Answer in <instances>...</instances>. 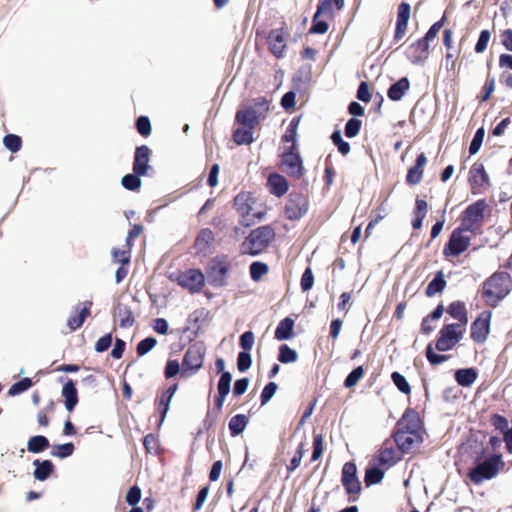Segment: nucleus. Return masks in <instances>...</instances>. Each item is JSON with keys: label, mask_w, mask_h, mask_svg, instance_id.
Here are the masks:
<instances>
[{"label": "nucleus", "mask_w": 512, "mask_h": 512, "mask_svg": "<svg viewBox=\"0 0 512 512\" xmlns=\"http://www.w3.org/2000/svg\"><path fill=\"white\" fill-rule=\"evenodd\" d=\"M395 441L403 452H409L422 442L421 423L418 414L407 410L398 422Z\"/></svg>", "instance_id": "1"}, {"label": "nucleus", "mask_w": 512, "mask_h": 512, "mask_svg": "<svg viewBox=\"0 0 512 512\" xmlns=\"http://www.w3.org/2000/svg\"><path fill=\"white\" fill-rule=\"evenodd\" d=\"M233 207L239 218V226L235 227L237 238L244 237V228H251L256 222V198L253 192L242 191L233 200Z\"/></svg>", "instance_id": "2"}, {"label": "nucleus", "mask_w": 512, "mask_h": 512, "mask_svg": "<svg viewBox=\"0 0 512 512\" xmlns=\"http://www.w3.org/2000/svg\"><path fill=\"white\" fill-rule=\"evenodd\" d=\"M235 128L232 139L237 145L253 142L254 128L256 127V108L253 106L241 107L235 115Z\"/></svg>", "instance_id": "3"}, {"label": "nucleus", "mask_w": 512, "mask_h": 512, "mask_svg": "<svg viewBox=\"0 0 512 512\" xmlns=\"http://www.w3.org/2000/svg\"><path fill=\"white\" fill-rule=\"evenodd\" d=\"M511 279L507 273H497L491 276L484 285L483 295L486 302L496 305L510 291Z\"/></svg>", "instance_id": "4"}, {"label": "nucleus", "mask_w": 512, "mask_h": 512, "mask_svg": "<svg viewBox=\"0 0 512 512\" xmlns=\"http://www.w3.org/2000/svg\"><path fill=\"white\" fill-rule=\"evenodd\" d=\"M205 347L200 343H194L186 350L182 360V377L194 375L203 365L205 357Z\"/></svg>", "instance_id": "5"}, {"label": "nucleus", "mask_w": 512, "mask_h": 512, "mask_svg": "<svg viewBox=\"0 0 512 512\" xmlns=\"http://www.w3.org/2000/svg\"><path fill=\"white\" fill-rule=\"evenodd\" d=\"M487 208L488 205L483 199L469 205L461 216V227L465 231L476 232L483 223L484 212Z\"/></svg>", "instance_id": "6"}, {"label": "nucleus", "mask_w": 512, "mask_h": 512, "mask_svg": "<svg viewBox=\"0 0 512 512\" xmlns=\"http://www.w3.org/2000/svg\"><path fill=\"white\" fill-rule=\"evenodd\" d=\"M503 465L501 456L494 455L478 464L469 472L470 480L475 484H480L484 480L495 477Z\"/></svg>", "instance_id": "7"}, {"label": "nucleus", "mask_w": 512, "mask_h": 512, "mask_svg": "<svg viewBox=\"0 0 512 512\" xmlns=\"http://www.w3.org/2000/svg\"><path fill=\"white\" fill-rule=\"evenodd\" d=\"M229 269L230 264L226 257L212 258L206 268L209 283L217 287L225 285Z\"/></svg>", "instance_id": "8"}, {"label": "nucleus", "mask_w": 512, "mask_h": 512, "mask_svg": "<svg viewBox=\"0 0 512 512\" xmlns=\"http://www.w3.org/2000/svg\"><path fill=\"white\" fill-rule=\"evenodd\" d=\"M465 327L457 324L444 326L440 331V337L437 340L436 348L439 351L451 350L463 337Z\"/></svg>", "instance_id": "9"}, {"label": "nucleus", "mask_w": 512, "mask_h": 512, "mask_svg": "<svg viewBox=\"0 0 512 512\" xmlns=\"http://www.w3.org/2000/svg\"><path fill=\"white\" fill-rule=\"evenodd\" d=\"M178 284L191 293L199 292L205 285V277L199 269H188L177 277Z\"/></svg>", "instance_id": "10"}, {"label": "nucleus", "mask_w": 512, "mask_h": 512, "mask_svg": "<svg viewBox=\"0 0 512 512\" xmlns=\"http://www.w3.org/2000/svg\"><path fill=\"white\" fill-rule=\"evenodd\" d=\"M462 227L455 229L444 248L445 256H458L463 253L470 245V237L464 235Z\"/></svg>", "instance_id": "11"}, {"label": "nucleus", "mask_w": 512, "mask_h": 512, "mask_svg": "<svg viewBox=\"0 0 512 512\" xmlns=\"http://www.w3.org/2000/svg\"><path fill=\"white\" fill-rule=\"evenodd\" d=\"M282 168L288 175L300 178L304 168L301 157L295 152V149L284 150L282 154Z\"/></svg>", "instance_id": "12"}, {"label": "nucleus", "mask_w": 512, "mask_h": 512, "mask_svg": "<svg viewBox=\"0 0 512 512\" xmlns=\"http://www.w3.org/2000/svg\"><path fill=\"white\" fill-rule=\"evenodd\" d=\"M152 151L147 145L136 147L133 161V172L145 176L151 166L149 164Z\"/></svg>", "instance_id": "13"}, {"label": "nucleus", "mask_w": 512, "mask_h": 512, "mask_svg": "<svg viewBox=\"0 0 512 512\" xmlns=\"http://www.w3.org/2000/svg\"><path fill=\"white\" fill-rule=\"evenodd\" d=\"M469 182L471 184L473 194L480 193L484 187L489 185V177L482 164L475 163L470 168Z\"/></svg>", "instance_id": "14"}, {"label": "nucleus", "mask_w": 512, "mask_h": 512, "mask_svg": "<svg viewBox=\"0 0 512 512\" xmlns=\"http://www.w3.org/2000/svg\"><path fill=\"white\" fill-rule=\"evenodd\" d=\"M490 312H483L479 317L472 323L471 326V337L476 342H483L486 340L489 334L490 325Z\"/></svg>", "instance_id": "15"}, {"label": "nucleus", "mask_w": 512, "mask_h": 512, "mask_svg": "<svg viewBox=\"0 0 512 512\" xmlns=\"http://www.w3.org/2000/svg\"><path fill=\"white\" fill-rule=\"evenodd\" d=\"M214 241L215 237L211 229H201L194 241V248L196 250V254L203 256H207L208 254H210L212 252Z\"/></svg>", "instance_id": "16"}, {"label": "nucleus", "mask_w": 512, "mask_h": 512, "mask_svg": "<svg viewBox=\"0 0 512 512\" xmlns=\"http://www.w3.org/2000/svg\"><path fill=\"white\" fill-rule=\"evenodd\" d=\"M92 305V301H85L74 308L75 314L71 315L67 320V326L71 332L76 331L83 325L86 318L91 314Z\"/></svg>", "instance_id": "17"}, {"label": "nucleus", "mask_w": 512, "mask_h": 512, "mask_svg": "<svg viewBox=\"0 0 512 512\" xmlns=\"http://www.w3.org/2000/svg\"><path fill=\"white\" fill-rule=\"evenodd\" d=\"M307 211V201L301 195H290L285 208V214L288 219L298 220Z\"/></svg>", "instance_id": "18"}, {"label": "nucleus", "mask_w": 512, "mask_h": 512, "mask_svg": "<svg viewBox=\"0 0 512 512\" xmlns=\"http://www.w3.org/2000/svg\"><path fill=\"white\" fill-rule=\"evenodd\" d=\"M342 483L350 494L358 493L361 489L360 482L356 477V466L354 463L347 462L342 469Z\"/></svg>", "instance_id": "19"}, {"label": "nucleus", "mask_w": 512, "mask_h": 512, "mask_svg": "<svg viewBox=\"0 0 512 512\" xmlns=\"http://www.w3.org/2000/svg\"><path fill=\"white\" fill-rule=\"evenodd\" d=\"M320 15H332L330 0H324L318 5L317 11L313 18V25L310 28L311 33L324 34L327 32L328 24L325 21L318 20Z\"/></svg>", "instance_id": "20"}, {"label": "nucleus", "mask_w": 512, "mask_h": 512, "mask_svg": "<svg viewBox=\"0 0 512 512\" xmlns=\"http://www.w3.org/2000/svg\"><path fill=\"white\" fill-rule=\"evenodd\" d=\"M429 43L425 39H420L412 44L407 52L408 58L413 64H423L428 58Z\"/></svg>", "instance_id": "21"}, {"label": "nucleus", "mask_w": 512, "mask_h": 512, "mask_svg": "<svg viewBox=\"0 0 512 512\" xmlns=\"http://www.w3.org/2000/svg\"><path fill=\"white\" fill-rule=\"evenodd\" d=\"M267 188L271 194L281 197L288 191L289 185L285 177L273 173L267 179Z\"/></svg>", "instance_id": "22"}, {"label": "nucleus", "mask_w": 512, "mask_h": 512, "mask_svg": "<svg viewBox=\"0 0 512 512\" xmlns=\"http://www.w3.org/2000/svg\"><path fill=\"white\" fill-rule=\"evenodd\" d=\"M114 316L119 319V325L122 328H129L135 323L133 311L126 304L117 303L114 308Z\"/></svg>", "instance_id": "23"}, {"label": "nucleus", "mask_w": 512, "mask_h": 512, "mask_svg": "<svg viewBox=\"0 0 512 512\" xmlns=\"http://www.w3.org/2000/svg\"><path fill=\"white\" fill-rule=\"evenodd\" d=\"M61 394L64 397L66 409L72 412L78 403V391L71 379L63 385Z\"/></svg>", "instance_id": "24"}, {"label": "nucleus", "mask_w": 512, "mask_h": 512, "mask_svg": "<svg viewBox=\"0 0 512 512\" xmlns=\"http://www.w3.org/2000/svg\"><path fill=\"white\" fill-rule=\"evenodd\" d=\"M427 163L425 154L421 153L416 159V164L408 170L406 181L410 185H416L422 180L423 167Z\"/></svg>", "instance_id": "25"}, {"label": "nucleus", "mask_w": 512, "mask_h": 512, "mask_svg": "<svg viewBox=\"0 0 512 512\" xmlns=\"http://www.w3.org/2000/svg\"><path fill=\"white\" fill-rule=\"evenodd\" d=\"M300 123V117L293 118L289 123L286 132L282 136V142L285 144L290 143L289 146L285 147V150L296 149L297 143V130Z\"/></svg>", "instance_id": "26"}, {"label": "nucleus", "mask_w": 512, "mask_h": 512, "mask_svg": "<svg viewBox=\"0 0 512 512\" xmlns=\"http://www.w3.org/2000/svg\"><path fill=\"white\" fill-rule=\"evenodd\" d=\"M34 477L39 481H45L54 471V465L50 460H34Z\"/></svg>", "instance_id": "27"}, {"label": "nucleus", "mask_w": 512, "mask_h": 512, "mask_svg": "<svg viewBox=\"0 0 512 512\" xmlns=\"http://www.w3.org/2000/svg\"><path fill=\"white\" fill-rule=\"evenodd\" d=\"M269 45H270L271 52L275 56H277V57L282 56V54L285 50V47H286L285 38H284L283 33L278 30L272 31L269 35Z\"/></svg>", "instance_id": "28"}, {"label": "nucleus", "mask_w": 512, "mask_h": 512, "mask_svg": "<svg viewBox=\"0 0 512 512\" xmlns=\"http://www.w3.org/2000/svg\"><path fill=\"white\" fill-rule=\"evenodd\" d=\"M448 313L456 320L459 321L457 325L465 327L468 323L466 306L463 302L456 301L451 303L447 309Z\"/></svg>", "instance_id": "29"}, {"label": "nucleus", "mask_w": 512, "mask_h": 512, "mask_svg": "<svg viewBox=\"0 0 512 512\" xmlns=\"http://www.w3.org/2000/svg\"><path fill=\"white\" fill-rule=\"evenodd\" d=\"M409 87V80L405 77L401 78L389 88L388 97L393 101H398L404 96Z\"/></svg>", "instance_id": "30"}, {"label": "nucleus", "mask_w": 512, "mask_h": 512, "mask_svg": "<svg viewBox=\"0 0 512 512\" xmlns=\"http://www.w3.org/2000/svg\"><path fill=\"white\" fill-rule=\"evenodd\" d=\"M294 328V320L286 317L277 326L275 331V337L278 340H287L292 338Z\"/></svg>", "instance_id": "31"}, {"label": "nucleus", "mask_w": 512, "mask_h": 512, "mask_svg": "<svg viewBox=\"0 0 512 512\" xmlns=\"http://www.w3.org/2000/svg\"><path fill=\"white\" fill-rule=\"evenodd\" d=\"M50 447L49 440L43 435L30 437L27 443V449L31 453H41Z\"/></svg>", "instance_id": "32"}, {"label": "nucleus", "mask_w": 512, "mask_h": 512, "mask_svg": "<svg viewBox=\"0 0 512 512\" xmlns=\"http://www.w3.org/2000/svg\"><path fill=\"white\" fill-rule=\"evenodd\" d=\"M446 287V281L442 271H438L434 279L428 284L426 288L427 296L431 297L436 293L441 292Z\"/></svg>", "instance_id": "33"}, {"label": "nucleus", "mask_w": 512, "mask_h": 512, "mask_svg": "<svg viewBox=\"0 0 512 512\" xmlns=\"http://www.w3.org/2000/svg\"><path fill=\"white\" fill-rule=\"evenodd\" d=\"M248 423V418L243 414L233 416L229 421V430L232 436H237L243 432Z\"/></svg>", "instance_id": "34"}, {"label": "nucleus", "mask_w": 512, "mask_h": 512, "mask_svg": "<svg viewBox=\"0 0 512 512\" xmlns=\"http://www.w3.org/2000/svg\"><path fill=\"white\" fill-rule=\"evenodd\" d=\"M456 381L461 386H470L477 378V374L474 369H460L455 373Z\"/></svg>", "instance_id": "35"}, {"label": "nucleus", "mask_w": 512, "mask_h": 512, "mask_svg": "<svg viewBox=\"0 0 512 512\" xmlns=\"http://www.w3.org/2000/svg\"><path fill=\"white\" fill-rule=\"evenodd\" d=\"M142 174H137L135 172L131 174H127L122 177L121 184L122 186L129 191H137L141 187V179Z\"/></svg>", "instance_id": "36"}, {"label": "nucleus", "mask_w": 512, "mask_h": 512, "mask_svg": "<svg viewBox=\"0 0 512 512\" xmlns=\"http://www.w3.org/2000/svg\"><path fill=\"white\" fill-rule=\"evenodd\" d=\"M75 446L72 442L54 445L51 451V455L58 458H67L74 453Z\"/></svg>", "instance_id": "37"}, {"label": "nucleus", "mask_w": 512, "mask_h": 512, "mask_svg": "<svg viewBox=\"0 0 512 512\" xmlns=\"http://www.w3.org/2000/svg\"><path fill=\"white\" fill-rule=\"evenodd\" d=\"M380 465L390 467L396 462L395 450L393 448H383L376 458Z\"/></svg>", "instance_id": "38"}, {"label": "nucleus", "mask_w": 512, "mask_h": 512, "mask_svg": "<svg viewBox=\"0 0 512 512\" xmlns=\"http://www.w3.org/2000/svg\"><path fill=\"white\" fill-rule=\"evenodd\" d=\"M143 445L147 453L159 454L160 452L159 438L153 433H149L144 437Z\"/></svg>", "instance_id": "39"}, {"label": "nucleus", "mask_w": 512, "mask_h": 512, "mask_svg": "<svg viewBox=\"0 0 512 512\" xmlns=\"http://www.w3.org/2000/svg\"><path fill=\"white\" fill-rule=\"evenodd\" d=\"M256 230L251 229L246 237L245 241L241 246V252L243 254L256 255Z\"/></svg>", "instance_id": "40"}, {"label": "nucleus", "mask_w": 512, "mask_h": 512, "mask_svg": "<svg viewBox=\"0 0 512 512\" xmlns=\"http://www.w3.org/2000/svg\"><path fill=\"white\" fill-rule=\"evenodd\" d=\"M275 237L274 231L269 226H263L258 228V247L266 246ZM261 252L258 248V254Z\"/></svg>", "instance_id": "41"}, {"label": "nucleus", "mask_w": 512, "mask_h": 512, "mask_svg": "<svg viewBox=\"0 0 512 512\" xmlns=\"http://www.w3.org/2000/svg\"><path fill=\"white\" fill-rule=\"evenodd\" d=\"M3 144L9 151L16 153L22 147V139L16 134H7L3 138Z\"/></svg>", "instance_id": "42"}, {"label": "nucleus", "mask_w": 512, "mask_h": 512, "mask_svg": "<svg viewBox=\"0 0 512 512\" xmlns=\"http://www.w3.org/2000/svg\"><path fill=\"white\" fill-rule=\"evenodd\" d=\"M32 386H33L32 380L28 377H25V378L21 379L20 381L14 383L9 388L8 394L10 396H15V395H18V394L28 390Z\"/></svg>", "instance_id": "43"}, {"label": "nucleus", "mask_w": 512, "mask_h": 512, "mask_svg": "<svg viewBox=\"0 0 512 512\" xmlns=\"http://www.w3.org/2000/svg\"><path fill=\"white\" fill-rule=\"evenodd\" d=\"M297 352L286 344L281 345L278 360L282 363H293L297 360Z\"/></svg>", "instance_id": "44"}, {"label": "nucleus", "mask_w": 512, "mask_h": 512, "mask_svg": "<svg viewBox=\"0 0 512 512\" xmlns=\"http://www.w3.org/2000/svg\"><path fill=\"white\" fill-rule=\"evenodd\" d=\"M391 379L395 386L399 389V391L406 395H409L411 393V387L406 378L402 374H400L399 372H393L391 375Z\"/></svg>", "instance_id": "45"}, {"label": "nucleus", "mask_w": 512, "mask_h": 512, "mask_svg": "<svg viewBox=\"0 0 512 512\" xmlns=\"http://www.w3.org/2000/svg\"><path fill=\"white\" fill-rule=\"evenodd\" d=\"M384 476V472L378 467H370L365 474L366 485H373L379 483Z\"/></svg>", "instance_id": "46"}, {"label": "nucleus", "mask_w": 512, "mask_h": 512, "mask_svg": "<svg viewBox=\"0 0 512 512\" xmlns=\"http://www.w3.org/2000/svg\"><path fill=\"white\" fill-rule=\"evenodd\" d=\"M135 126L141 136L148 137L151 134V123L147 116H140L137 118Z\"/></svg>", "instance_id": "47"}, {"label": "nucleus", "mask_w": 512, "mask_h": 512, "mask_svg": "<svg viewBox=\"0 0 512 512\" xmlns=\"http://www.w3.org/2000/svg\"><path fill=\"white\" fill-rule=\"evenodd\" d=\"M157 344V340L154 337H147L141 340L136 347V352L138 356H143L147 354L150 350H152Z\"/></svg>", "instance_id": "48"}, {"label": "nucleus", "mask_w": 512, "mask_h": 512, "mask_svg": "<svg viewBox=\"0 0 512 512\" xmlns=\"http://www.w3.org/2000/svg\"><path fill=\"white\" fill-rule=\"evenodd\" d=\"M331 140L335 146H337L338 151L342 155H347L350 152V145L348 142L344 141L340 131L333 132L331 136Z\"/></svg>", "instance_id": "49"}, {"label": "nucleus", "mask_w": 512, "mask_h": 512, "mask_svg": "<svg viewBox=\"0 0 512 512\" xmlns=\"http://www.w3.org/2000/svg\"><path fill=\"white\" fill-rule=\"evenodd\" d=\"M232 381V375L229 372H223L218 381L217 392L220 394L228 395L230 392V385Z\"/></svg>", "instance_id": "50"}, {"label": "nucleus", "mask_w": 512, "mask_h": 512, "mask_svg": "<svg viewBox=\"0 0 512 512\" xmlns=\"http://www.w3.org/2000/svg\"><path fill=\"white\" fill-rule=\"evenodd\" d=\"M55 409V404L50 402L44 409L40 410L37 414V421L39 426L47 427L49 425L50 419L48 414L52 413Z\"/></svg>", "instance_id": "51"}, {"label": "nucleus", "mask_w": 512, "mask_h": 512, "mask_svg": "<svg viewBox=\"0 0 512 512\" xmlns=\"http://www.w3.org/2000/svg\"><path fill=\"white\" fill-rule=\"evenodd\" d=\"M484 136H485L484 128H479L476 131V133H475V135H474V137H473V139L471 141L470 147H469V153L471 155H474V154H476L479 151V149H480V147L482 145Z\"/></svg>", "instance_id": "52"}, {"label": "nucleus", "mask_w": 512, "mask_h": 512, "mask_svg": "<svg viewBox=\"0 0 512 512\" xmlns=\"http://www.w3.org/2000/svg\"><path fill=\"white\" fill-rule=\"evenodd\" d=\"M112 256L114 261L119 262L121 265H128L131 258V249L127 246L126 250L113 249Z\"/></svg>", "instance_id": "53"}, {"label": "nucleus", "mask_w": 512, "mask_h": 512, "mask_svg": "<svg viewBox=\"0 0 512 512\" xmlns=\"http://www.w3.org/2000/svg\"><path fill=\"white\" fill-rule=\"evenodd\" d=\"M171 398H167L164 393L161 394L160 398L156 401L157 410L160 412V424L164 421L166 414L169 410Z\"/></svg>", "instance_id": "54"}, {"label": "nucleus", "mask_w": 512, "mask_h": 512, "mask_svg": "<svg viewBox=\"0 0 512 512\" xmlns=\"http://www.w3.org/2000/svg\"><path fill=\"white\" fill-rule=\"evenodd\" d=\"M361 128V121L356 118H351L345 125V135L348 138H353L358 135Z\"/></svg>", "instance_id": "55"}, {"label": "nucleus", "mask_w": 512, "mask_h": 512, "mask_svg": "<svg viewBox=\"0 0 512 512\" xmlns=\"http://www.w3.org/2000/svg\"><path fill=\"white\" fill-rule=\"evenodd\" d=\"M364 370L361 366L355 368L350 372L345 380V386L347 388H351L357 384V382L363 377Z\"/></svg>", "instance_id": "56"}, {"label": "nucleus", "mask_w": 512, "mask_h": 512, "mask_svg": "<svg viewBox=\"0 0 512 512\" xmlns=\"http://www.w3.org/2000/svg\"><path fill=\"white\" fill-rule=\"evenodd\" d=\"M125 500L129 505L134 507L141 500V489L136 485L132 486L128 490Z\"/></svg>", "instance_id": "57"}, {"label": "nucleus", "mask_w": 512, "mask_h": 512, "mask_svg": "<svg viewBox=\"0 0 512 512\" xmlns=\"http://www.w3.org/2000/svg\"><path fill=\"white\" fill-rule=\"evenodd\" d=\"M252 360L248 351L238 354L237 367L240 372H245L251 366Z\"/></svg>", "instance_id": "58"}, {"label": "nucleus", "mask_w": 512, "mask_h": 512, "mask_svg": "<svg viewBox=\"0 0 512 512\" xmlns=\"http://www.w3.org/2000/svg\"><path fill=\"white\" fill-rule=\"evenodd\" d=\"M491 34L488 30H483L480 33L479 39L475 45V51L477 53H482L486 50L487 45L490 41Z\"/></svg>", "instance_id": "59"}, {"label": "nucleus", "mask_w": 512, "mask_h": 512, "mask_svg": "<svg viewBox=\"0 0 512 512\" xmlns=\"http://www.w3.org/2000/svg\"><path fill=\"white\" fill-rule=\"evenodd\" d=\"M142 232L143 226L141 224H134L133 227L128 231L126 246H129V249H132L133 241L138 238Z\"/></svg>", "instance_id": "60"}, {"label": "nucleus", "mask_w": 512, "mask_h": 512, "mask_svg": "<svg viewBox=\"0 0 512 512\" xmlns=\"http://www.w3.org/2000/svg\"><path fill=\"white\" fill-rule=\"evenodd\" d=\"M314 284V276L311 268H306L302 277H301V288L303 291H308L313 287Z\"/></svg>", "instance_id": "61"}, {"label": "nucleus", "mask_w": 512, "mask_h": 512, "mask_svg": "<svg viewBox=\"0 0 512 512\" xmlns=\"http://www.w3.org/2000/svg\"><path fill=\"white\" fill-rule=\"evenodd\" d=\"M180 371V365L177 360H168L165 366L164 375L167 379L176 376Z\"/></svg>", "instance_id": "62"}, {"label": "nucleus", "mask_w": 512, "mask_h": 512, "mask_svg": "<svg viewBox=\"0 0 512 512\" xmlns=\"http://www.w3.org/2000/svg\"><path fill=\"white\" fill-rule=\"evenodd\" d=\"M277 385L274 382L267 384L261 393V403L265 405L276 393Z\"/></svg>", "instance_id": "63"}, {"label": "nucleus", "mask_w": 512, "mask_h": 512, "mask_svg": "<svg viewBox=\"0 0 512 512\" xmlns=\"http://www.w3.org/2000/svg\"><path fill=\"white\" fill-rule=\"evenodd\" d=\"M112 344V335L110 333L102 336L98 339L95 344V350L99 353H102L109 349Z\"/></svg>", "instance_id": "64"}]
</instances>
